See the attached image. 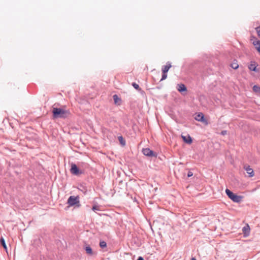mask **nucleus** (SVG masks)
<instances>
[{
  "instance_id": "obj_24",
  "label": "nucleus",
  "mask_w": 260,
  "mask_h": 260,
  "mask_svg": "<svg viewBox=\"0 0 260 260\" xmlns=\"http://www.w3.org/2000/svg\"><path fill=\"white\" fill-rule=\"evenodd\" d=\"M162 74L161 78L160 79V81L165 80L167 78V73H166L165 72V73L162 72Z\"/></svg>"
},
{
  "instance_id": "obj_16",
  "label": "nucleus",
  "mask_w": 260,
  "mask_h": 260,
  "mask_svg": "<svg viewBox=\"0 0 260 260\" xmlns=\"http://www.w3.org/2000/svg\"><path fill=\"white\" fill-rule=\"evenodd\" d=\"M113 99L115 104H117L118 102L121 101L120 98H119L117 94L113 95Z\"/></svg>"
},
{
  "instance_id": "obj_26",
  "label": "nucleus",
  "mask_w": 260,
  "mask_h": 260,
  "mask_svg": "<svg viewBox=\"0 0 260 260\" xmlns=\"http://www.w3.org/2000/svg\"><path fill=\"white\" fill-rule=\"evenodd\" d=\"M193 176V173L191 171H188V173H187V177H190L191 176Z\"/></svg>"
},
{
  "instance_id": "obj_21",
  "label": "nucleus",
  "mask_w": 260,
  "mask_h": 260,
  "mask_svg": "<svg viewBox=\"0 0 260 260\" xmlns=\"http://www.w3.org/2000/svg\"><path fill=\"white\" fill-rule=\"evenodd\" d=\"M80 190H81L84 194H86L87 192V189L83 185H80V187L78 188Z\"/></svg>"
},
{
  "instance_id": "obj_12",
  "label": "nucleus",
  "mask_w": 260,
  "mask_h": 260,
  "mask_svg": "<svg viewBox=\"0 0 260 260\" xmlns=\"http://www.w3.org/2000/svg\"><path fill=\"white\" fill-rule=\"evenodd\" d=\"M172 65L170 62H167L166 66L162 67L161 71L162 72L168 73L169 69L171 68Z\"/></svg>"
},
{
  "instance_id": "obj_29",
  "label": "nucleus",
  "mask_w": 260,
  "mask_h": 260,
  "mask_svg": "<svg viewBox=\"0 0 260 260\" xmlns=\"http://www.w3.org/2000/svg\"><path fill=\"white\" fill-rule=\"evenodd\" d=\"M137 260H144V258L142 256H139Z\"/></svg>"
},
{
  "instance_id": "obj_22",
  "label": "nucleus",
  "mask_w": 260,
  "mask_h": 260,
  "mask_svg": "<svg viewBox=\"0 0 260 260\" xmlns=\"http://www.w3.org/2000/svg\"><path fill=\"white\" fill-rule=\"evenodd\" d=\"M253 44L256 48V47H258V46L260 45V40L258 39H256L253 42Z\"/></svg>"
},
{
  "instance_id": "obj_10",
  "label": "nucleus",
  "mask_w": 260,
  "mask_h": 260,
  "mask_svg": "<svg viewBox=\"0 0 260 260\" xmlns=\"http://www.w3.org/2000/svg\"><path fill=\"white\" fill-rule=\"evenodd\" d=\"M177 89L179 92L181 93L186 91L187 90V87L185 86V85L182 83L178 84L177 85Z\"/></svg>"
},
{
  "instance_id": "obj_19",
  "label": "nucleus",
  "mask_w": 260,
  "mask_h": 260,
  "mask_svg": "<svg viewBox=\"0 0 260 260\" xmlns=\"http://www.w3.org/2000/svg\"><path fill=\"white\" fill-rule=\"evenodd\" d=\"M92 210L96 212V211H100V207L96 204H94L92 207Z\"/></svg>"
},
{
  "instance_id": "obj_17",
  "label": "nucleus",
  "mask_w": 260,
  "mask_h": 260,
  "mask_svg": "<svg viewBox=\"0 0 260 260\" xmlns=\"http://www.w3.org/2000/svg\"><path fill=\"white\" fill-rule=\"evenodd\" d=\"M252 89L254 92L256 93L260 92V87L257 85H255L253 86Z\"/></svg>"
},
{
  "instance_id": "obj_18",
  "label": "nucleus",
  "mask_w": 260,
  "mask_h": 260,
  "mask_svg": "<svg viewBox=\"0 0 260 260\" xmlns=\"http://www.w3.org/2000/svg\"><path fill=\"white\" fill-rule=\"evenodd\" d=\"M99 245L100 247L102 249L107 247V243L104 241H100Z\"/></svg>"
},
{
  "instance_id": "obj_6",
  "label": "nucleus",
  "mask_w": 260,
  "mask_h": 260,
  "mask_svg": "<svg viewBox=\"0 0 260 260\" xmlns=\"http://www.w3.org/2000/svg\"><path fill=\"white\" fill-rule=\"evenodd\" d=\"M194 119L198 121L203 122L206 124H208L207 120L205 119L204 115L201 112L197 113L194 117Z\"/></svg>"
},
{
  "instance_id": "obj_11",
  "label": "nucleus",
  "mask_w": 260,
  "mask_h": 260,
  "mask_svg": "<svg viewBox=\"0 0 260 260\" xmlns=\"http://www.w3.org/2000/svg\"><path fill=\"white\" fill-rule=\"evenodd\" d=\"M84 249L85 250L86 253L90 255L93 254V250L91 247L89 245H85L84 246Z\"/></svg>"
},
{
  "instance_id": "obj_20",
  "label": "nucleus",
  "mask_w": 260,
  "mask_h": 260,
  "mask_svg": "<svg viewBox=\"0 0 260 260\" xmlns=\"http://www.w3.org/2000/svg\"><path fill=\"white\" fill-rule=\"evenodd\" d=\"M231 67L233 69H237L239 68V65L237 62H233L231 63Z\"/></svg>"
},
{
  "instance_id": "obj_8",
  "label": "nucleus",
  "mask_w": 260,
  "mask_h": 260,
  "mask_svg": "<svg viewBox=\"0 0 260 260\" xmlns=\"http://www.w3.org/2000/svg\"><path fill=\"white\" fill-rule=\"evenodd\" d=\"M258 64L257 63L254 61H251L250 62L249 64L248 65V67L250 71H254L255 72H257L258 70L257 69V67Z\"/></svg>"
},
{
  "instance_id": "obj_9",
  "label": "nucleus",
  "mask_w": 260,
  "mask_h": 260,
  "mask_svg": "<svg viewBox=\"0 0 260 260\" xmlns=\"http://www.w3.org/2000/svg\"><path fill=\"white\" fill-rule=\"evenodd\" d=\"M181 137L183 141L186 144H190L192 142V138L189 135H187V136L182 135Z\"/></svg>"
},
{
  "instance_id": "obj_4",
  "label": "nucleus",
  "mask_w": 260,
  "mask_h": 260,
  "mask_svg": "<svg viewBox=\"0 0 260 260\" xmlns=\"http://www.w3.org/2000/svg\"><path fill=\"white\" fill-rule=\"evenodd\" d=\"M71 173L74 175H79L83 174V171L79 169L78 166L74 163H72L70 169Z\"/></svg>"
},
{
  "instance_id": "obj_25",
  "label": "nucleus",
  "mask_w": 260,
  "mask_h": 260,
  "mask_svg": "<svg viewBox=\"0 0 260 260\" xmlns=\"http://www.w3.org/2000/svg\"><path fill=\"white\" fill-rule=\"evenodd\" d=\"M256 31L257 33V35L259 37H260V25L256 27Z\"/></svg>"
},
{
  "instance_id": "obj_13",
  "label": "nucleus",
  "mask_w": 260,
  "mask_h": 260,
  "mask_svg": "<svg viewBox=\"0 0 260 260\" xmlns=\"http://www.w3.org/2000/svg\"><path fill=\"white\" fill-rule=\"evenodd\" d=\"M242 231L245 235H248L249 234L250 228L248 224H247L242 228Z\"/></svg>"
},
{
  "instance_id": "obj_1",
  "label": "nucleus",
  "mask_w": 260,
  "mask_h": 260,
  "mask_svg": "<svg viewBox=\"0 0 260 260\" xmlns=\"http://www.w3.org/2000/svg\"><path fill=\"white\" fill-rule=\"evenodd\" d=\"M52 112L53 118H66L70 114L69 110L56 107H53Z\"/></svg>"
},
{
  "instance_id": "obj_5",
  "label": "nucleus",
  "mask_w": 260,
  "mask_h": 260,
  "mask_svg": "<svg viewBox=\"0 0 260 260\" xmlns=\"http://www.w3.org/2000/svg\"><path fill=\"white\" fill-rule=\"evenodd\" d=\"M142 153L144 155L148 157H156L157 156V154L149 148H143L142 149Z\"/></svg>"
},
{
  "instance_id": "obj_3",
  "label": "nucleus",
  "mask_w": 260,
  "mask_h": 260,
  "mask_svg": "<svg viewBox=\"0 0 260 260\" xmlns=\"http://www.w3.org/2000/svg\"><path fill=\"white\" fill-rule=\"evenodd\" d=\"M67 203L70 206H74L77 205L78 207L80 206L79 197L78 196H71L68 199Z\"/></svg>"
},
{
  "instance_id": "obj_7",
  "label": "nucleus",
  "mask_w": 260,
  "mask_h": 260,
  "mask_svg": "<svg viewBox=\"0 0 260 260\" xmlns=\"http://www.w3.org/2000/svg\"><path fill=\"white\" fill-rule=\"evenodd\" d=\"M244 170L246 171V173L248 174L249 177H252L254 176V173L252 168L249 165H245L244 167Z\"/></svg>"
},
{
  "instance_id": "obj_27",
  "label": "nucleus",
  "mask_w": 260,
  "mask_h": 260,
  "mask_svg": "<svg viewBox=\"0 0 260 260\" xmlns=\"http://www.w3.org/2000/svg\"><path fill=\"white\" fill-rule=\"evenodd\" d=\"M227 133V131H222L221 132V134L222 135H225V134H226Z\"/></svg>"
},
{
  "instance_id": "obj_15",
  "label": "nucleus",
  "mask_w": 260,
  "mask_h": 260,
  "mask_svg": "<svg viewBox=\"0 0 260 260\" xmlns=\"http://www.w3.org/2000/svg\"><path fill=\"white\" fill-rule=\"evenodd\" d=\"M118 140L120 143V144L122 146H125V141L123 139V137L122 136H120L118 137Z\"/></svg>"
},
{
  "instance_id": "obj_23",
  "label": "nucleus",
  "mask_w": 260,
  "mask_h": 260,
  "mask_svg": "<svg viewBox=\"0 0 260 260\" xmlns=\"http://www.w3.org/2000/svg\"><path fill=\"white\" fill-rule=\"evenodd\" d=\"M132 85L134 87V88L135 89H136V90H141V88H140L139 85L138 84H137L136 83L133 82V83H132Z\"/></svg>"
},
{
  "instance_id": "obj_2",
  "label": "nucleus",
  "mask_w": 260,
  "mask_h": 260,
  "mask_svg": "<svg viewBox=\"0 0 260 260\" xmlns=\"http://www.w3.org/2000/svg\"><path fill=\"white\" fill-rule=\"evenodd\" d=\"M225 193L226 196L234 202L239 203L241 201L242 199V196L234 193L233 192L228 188L225 189Z\"/></svg>"
},
{
  "instance_id": "obj_30",
  "label": "nucleus",
  "mask_w": 260,
  "mask_h": 260,
  "mask_svg": "<svg viewBox=\"0 0 260 260\" xmlns=\"http://www.w3.org/2000/svg\"><path fill=\"white\" fill-rule=\"evenodd\" d=\"M191 260H197V259L194 257H192Z\"/></svg>"
},
{
  "instance_id": "obj_14",
  "label": "nucleus",
  "mask_w": 260,
  "mask_h": 260,
  "mask_svg": "<svg viewBox=\"0 0 260 260\" xmlns=\"http://www.w3.org/2000/svg\"><path fill=\"white\" fill-rule=\"evenodd\" d=\"M0 243L2 246L3 247V248L6 250V251H7V246L6 245L5 240L4 238V237H1L0 238Z\"/></svg>"
},
{
  "instance_id": "obj_28",
  "label": "nucleus",
  "mask_w": 260,
  "mask_h": 260,
  "mask_svg": "<svg viewBox=\"0 0 260 260\" xmlns=\"http://www.w3.org/2000/svg\"><path fill=\"white\" fill-rule=\"evenodd\" d=\"M256 49L257 50V51L260 53V45L259 46H258V47H256Z\"/></svg>"
}]
</instances>
